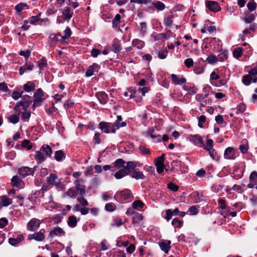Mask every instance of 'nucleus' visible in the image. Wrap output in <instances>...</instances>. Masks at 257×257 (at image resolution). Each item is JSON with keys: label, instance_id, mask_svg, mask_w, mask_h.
I'll return each mask as SVG.
<instances>
[{"label": "nucleus", "instance_id": "1", "mask_svg": "<svg viewBox=\"0 0 257 257\" xmlns=\"http://www.w3.org/2000/svg\"><path fill=\"white\" fill-rule=\"evenodd\" d=\"M213 141L212 139L207 140L206 145L203 147V149L208 152L209 156L213 160L218 161L220 157L217 155L215 150L213 149Z\"/></svg>", "mask_w": 257, "mask_h": 257}, {"label": "nucleus", "instance_id": "2", "mask_svg": "<svg viewBox=\"0 0 257 257\" xmlns=\"http://www.w3.org/2000/svg\"><path fill=\"white\" fill-rule=\"evenodd\" d=\"M165 156V154H163L161 156L156 158L154 160L157 172L159 174H161L164 172Z\"/></svg>", "mask_w": 257, "mask_h": 257}, {"label": "nucleus", "instance_id": "3", "mask_svg": "<svg viewBox=\"0 0 257 257\" xmlns=\"http://www.w3.org/2000/svg\"><path fill=\"white\" fill-rule=\"evenodd\" d=\"M84 179L75 180L74 182L76 190L79 195H85L86 186Z\"/></svg>", "mask_w": 257, "mask_h": 257}, {"label": "nucleus", "instance_id": "4", "mask_svg": "<svg viewBox=\"0 0 257 257\" xmlns=\"http://www.w3.org/2000/svg\"><path fill=\"white\" fill-rule=\"evenodd\" d=\"M58 176L55 174L51 173L46 178V181L49 185H54L56 187H60L61 184L59 181H57Z\"/></svg>", "mask_w": 257, "mask_h": 257}, {"label": "nucleus", "instance_id": "5", "mask_svg": "<svg viewBox=\"0 0 257 257\" xmlns=\"http://www.w3.org/2000/svg\"><path fill=\"white\" fill-rule=\"evenodd\" d=\"M41 222L37 218H32L27 223V227L28 230L34 231L40 226Z\"/></svg>", "mask_w": 257, "mask_h": 257}, {"label": "nucleus", "instance_id": "6", "mask_svg": "<svg viewBox=\"0 0 257 257\" xmlns=\"http://www.w3.org/2000/svg\"><path fill=\"white\" fill-rule=\"evenodd\" d=\"M224 158L228 160H234L236 158L235 151L232 147H228L224 153Z\"/></svg>", "mask_w": 257, "mask_h": 257}, {"label": "nucleus", "instance_id": "7", "mask_svg": "<svg viewBox=\"0 0 257 257\" xmlns=\"http://www.w3.org/2000/svg\"><path fill=\"white\" fill-rule=\"evenodd\" d=\"M206 6L209 10L213 12H217L221 9L219 4L215 1H207Z\"/></svg>", "mask_w": 257, "mask_h": 257}, {"label": "nucleus", "instance_id": "8", "mask_svg": "<svg viewBox=\"0 0 257 257\" xmlns=\"http://www.w3.org/2000/svg\"><path fill=\"white\" fill-rule=\"evenodd\" d=\"M45 238V236L44 234V233L41 231L37 232L33 234H29L28 236V239L29 240L35 239L37 241H42L44 240Z\"/></svg>", "mask_w": 257, "mask_h": 257}, {"label": "nucleus", "instance_id": "9", "mask_svg": "<svg viewBox=\"0 0 257 257\" xmlns=\"http://www.w3.org/2000/svg\"><path fill=\"white\" fill-rule=\"evenodd\" d=\"M19 173L23 178L28 175H34V169L28 167H22L19 169Z\"/></svg>", "mask_w": 257, "mask_h": 257}, {"label": "nucleus", "instance_id": "10", "mask_svg": "<svg viewBox=\"0 0 257 257\" xmlns=\"http://www.w3.org/2000/svg\"><path fill=\"white\" fill-rule=\"evenodd\" d=\"M171 243L170 240L163 239L159 243V244L161 250L167 253L171 248Z\"/></svg>", "mask_w": 257, "mask_h": 257}, {"label": "nucleus", "instance_id": "11", "mask_svg": "<svg viewBox=\"0 0 257 257\" xmlns=\"http://www.w3.org/2000/svg\"><path fill=\"white\" fill-rule=\"evenodd\" d=\"M100 68V66L96 63H93L92 65L90 66L86 73L85 75L87 77H90L92 76L94 72H98Z\"/></svg>", "mask_w": 257, "mask_h": 257}, {"label": "nucleus", "instance_id": "12", "mask_svg": "<svg viewBox=\"0 0 257 257\" xmlns=\"http://www.w3.org/2000/svg\"><path fill=\"white\" fill-rule=\"evenodd\" d=\"M95 96L98 99L99 102L102 104H106L108 100V96L104 91L96 93Z\"/></svg>", "mask_w": 257, "mask_h": 257}, {"label": "nucleus", "instance_id": "13", "mask_svg": "<svg viewBox=\"0 0 257 257\" xmlns=\"http://www.w3.org/2000/svg\"><path fill=\"white\" fill-rule=\"evenodd\" d=\"M111 127H112V123L110 122L101 121L98 124V128L106 134L110 133Z\"/></svg>", "mask_w": 257, "mask_h": 257}, {"label": "nucleus", "instance_id": "14", "mask_svg": "<svg viewBox=\"0 0 257 257\" xmlns=\"http://www.w3.org/2000/svg\"><path fill=\"white\" fill-rule=\"evenodd\" d=\"M65 233V231L61 227H55L50 232L49 236L50 237H53L55 236H60L61 235H64Z\"/></svg>", "mask_w": 257, "mask_h": 257}, {"label": "nucleus", "instance_id": "15", "mask_svg": "<svg viewBox=\"0 0 257 257\" xmlns=\"http://www.w3.org/2000/svg\"><path fill=\"white\" fill-rule=\"evenodd\" d=\"M117 196H119L121 200H125L132 197L131 191L128 189L122 190L117 194Z\"/></svg>", "mask_w": 257, "mask_h": 257}, {"label": "nucleus", "instance_id": "16", "mask_svg": "<svg viewBox=\"0 0 257 257\" xmlns=\"http://www.w3.org/2000/svg\"><path fill=\"white\" fill-rule=\"evenodd\" d=\"M30 104L24 103V102H17L16 106H15L14 110L18 112V114H20L21 113V110L20 109V106H22L23 109L24 111H28V108L29 107Z\"/></svg>", "mask_w": 257, "mask_h": 257}, {"label": "nucleus", "instance_id": "17", "mask_svg": "<svg viewBox=\"0 0 257 257\" xmlns=\"http://www.w3.org/2000/svg\"><path fill=\"white\" fill-rule=\"evenodd\" d=\"M171 78L173 83L175 85H181L186 82V79L184 77L180 79L177 75L174 74L171 75Z\"/></svg>", "mask_w": 257, "mask_h": 257}, {"label": "nucleus", "instance_id": "18", "mask_svg": "<svg viewBox=\"0 0 257 257\" xmlns=\"http://www.w3.org/2000/svg\"><path fill=\"white\" fill-rule=\"evenodd\" d=\"M62 13L64 16V19L66 21H69L72 18L73 15V12L70 10L68 7H65L62 9Z\"/></svg>", "mask_w": 257, "mask_h": 257}, {"label": "nucleus", "instance_id": "19", "mask_svg": "<svg viewBox=\"0 0 257 257\" xmlns=\"http://www.w3.org/2000/svg\"><path fill=\"white\" fill-rule=\"evenodd\" d=\"M42 153H43L46 157L50 158L52 154L51 148L48 145H43L40 148Z\"/></svg>", "mask_w": 257, "mask_h": 257}, {"label": "nucleus", "instance_id": "20", "mask_svg": "<svg viewBox=\"0 0 257 257\" xmlns=\"http://www.w3.org/2000/svg\"><path fill=\"white\" fill-rule=\"evenodd\" d=\"M122 48L120 45V41L117 39H114L113 41L112 45V50L115 53L119 52Z\"/></svg>", "mask_w": 257, "mask_h": 257}, {"label": "nucleus", "instance_id": "21", "mask_svg": "<svg viewBox=\"0 0 257 257\" xmlns=\"http://www.w3.org/2000/svg\"><path fill=\"white\" fill-rule=\"evenodd\" d=\"M24 237L22 234H19L16 238L11 237L9 239V242L12 245H16L23 240Z\"/></svg>", "mask_w": 257, "mask_h": 257}, {"label": "nucleus", "instance_id": "22", "mask_svg": "<svg viewBox=\"0 0 257 257\" xmlns=\"http://www.w3.org/2000/svg\"><path fill=\"white\" fill-rule=\"evenodd\" d=\"M248 74L250 76L253 83L257 82V65L248 71Z\"/></svg>", "mask_w": 257, "mask_h": 257}, {"label": "nucleus", "instance_id": "23", "mask_svg": "<svg viewBox=\"0 0 257 257\" xmlns=\"http://www.w3.org/2000/svg\"><path fill=\"white\" fill-rule=\"evenodd\" d=\"M46 158V156L42 154L41 150L36 152L35 159L38 163L41 164L43 163L45 161Z\"/></svg>", "mask_w": 257, "mask_h": 257}, {"label": "nucleus", "instance_id": "24", "mask_svg": "<svg viewBox=\"0 0 257 257\" xmlns=\"http://www.w3.org/2000/svg\"><path fill=\"white\" fill-rule=\"evenodd\" d=\"M34 66L33 64L31 63H26L24 65H23L22 67H21V68L19 69V74L20 75H22L25 72H26L27 70H32Z\"/></svg>", "mask_w": 257, "mask_h": 257}, {"label": "nucleus", "instance_id": "25", "mask_svg": "<svg viewBox=\"0 0 257 257\" xmlns=\"http://www.w3.org/2000/svg\"><path fill=\"white\" fill-rule=\"evenodd\" d=\"M139 163L138 162L136 161H130L127 162V164L125 166H124V169L127 172L130 173V170L135 169L137 166H139Z\"/></svg>", "mask_w": 257, "mask_h": 257}, {"label": "nucleus", "instance_id": "26", "mask_svg": "<svg viewBox=\"0 0 257 257\" xmlns=\"http://www.w3.org/2000/svg\"><path fill=\"white\" fill-rule=\"evenodd\" d=\"M189 140L191 142H193L195 145H198L199 144H203L202 138L198 135L190 136Z\"/></svg>", "mask_w": 257, "mask_h": 257}, {"label": "nucleus", "instance_id": "27", "mask_svg": "<svg viewBox=\"0 0 257 257\" xmlns=\"http://www.w3.org/2000/svg\"><path fill=\"white\" fill-rule=\"evenodd\" d=\"M128 175H129V172L124 169H122L116 172L114 176L116 179H120Z\"/></svg>", "mask_w": 257, "mask_h": 257}, {"label": "nucleus", "instance_id": "28", "mask_svg": "<svg viewBox=\"0 0 257 257\" xmlns=\"http://www.w3.org/2000/svg\"><path fill=\"white\" fill-rule=\"evenodd\" d=\"M61 37L60 33L52 34L49 36L50 39V44L51 46H55L58 41L59 37Z\"/></svg>", "mask_w": 257, "mask_h": 257}, {"label": "nucleus", "instance_id": "29", "mask_svg": "<svg viewBox=\"0 0 257 257\" xmlns=\"http://www.w3.org/2000/svg\"><path fill=\"white\" fill-rule=\"evenodd\" d=\"M132 177L136 179V180L144 179L145 178V176L142 172L139 171L135 169L132 175Z\"/></svg>", "mask_w": 257, "mask_h": 257}, {"label": "nucleus", "instance_id": "30", "mask_svg": "<svg viewBox=\"0 0 257 257\" xmlns=\"http://www.w3.org/2000/svg\"><path fill=\"white\" fill-rule=\"evenodd\" d=\"M145 46V43L139 39H136L133 40L132 46L137 47L139 49H142Z\"/></svg>", "mask_w": 257, "mask_h": 257}, {"label": "nucleus", "instance_id": "31", "mask_svg": "<svg viewBox=\"0 0 257 257\" xmlns=\"http://www.w3.org/2000/svg\"><path fill=\"white\" fill-rule=\"evenodd\" d=\"M78 194L77 191L73 188H70L64 194V196H68L71 198L75 197Z\"/></svg>", "mask_w": 257, "mask_h": 257}, {"label": "nucleus", "instance_id": "32", "mask_svg": "<svg viewBox=\"0 0 257 257\" xmlns=\"http://www.w3.org/2000/svg\"><path fill=\"white\" fill-rule=\"evenodd\" d=\"M151 3L152 4V5L158 11H163L166 8L165 5L160 1H155L153 2H151Z\"/></svg>", "mask_w": 257, "mask_h": 257}, {"label": "nucleus", "instance_id": "33", "mask_svg": "<svg viewBox=\"0 0 257 257\" xmlns=\"http://www.w3.org/2000/svg\"><path fill=\"white\" fill-rule=\"evenodd\" d=\"M2 205L3 206H8L12 203V199L9 198L7 196L4 195L1 197Z\"/></svg>", "mask_w": 257, "mask_h": 257}, {"label": "nucleus", "instance_id": "34", "mask_svg": "<svg viewBox=\"0 0 257 257\" xmlns=\"http://www.w3.org/2000/svg\"><path fill=\"white\" fill-rule=\"evenodd\" d=\"M65 158V154L62 151L59 150L55 152L54 158L57 161L60 162Z\"/></svg>", "mask_w": 257, "mask_h": 257}, {"label": "nucleus", "instance_id": "35", "mask_svg": "<svg viewBox=\"0 0 257 257\" xmlns=\"http://www.w3.org/2000/svg\"><path fill=\"white\" fill-rule=\"evenodd\" d=\"M68 225L71 227H74L76 226L77 220L76 217L74 215L70 216L68 217Z\"/></svg>", "mask_w": 257, "mask_h": 257}, {"label": "nucleus", "instance_id": "36", "mask_svg": "<svg viewBox=\"0 0 257 257\" xmlns=\"http://www.w3.org/2000/svg\"><path fill=\"white\" fill-rule=\"evenodd\" d=\"M35 89V85L32 82H29L24 85V89L28 92L33 91Z\"/></svg>", "mask_w": 257, "mask_h": 257}, {"label": "nucleus", "instance_id": "37", "mask_svg": "<svg viewBox=\"0 0 257 257\" xmlns=\"http://www.w3.org/2000/svg\"><path fill=\"white\" fill-rule=\"evenodd\" d=\"M143 219V216L136 212H135L133 213V218H132V222L133 223H138L142 220Z\"/></svg>", "mask_w": 257, "mask_h": 257}, {"label": "nucleus", "instance_id": "38", "mask_svg": "<svg viewBox=\"0 0 257 257\" xmlns=\"http://www.w3.org/2000/svg\"><path fill=\"white\" fill-rule=\"evenodd\" d=\"M84 195H79L77 198V201L79 203L80 205L83 207H86L88 205V202L84 197Z\"/></svg>", "mask_w": 257, "mask_h": 257}, {"label": "nucleus", "instance_id": "39", "mask_svg": "<svg viewBox=\"0 0 257 257\" xmlns=\"http://www.w3.org/2000/svg\"><path fill=\"white\" fill-rule=\"evenodd\" d=\"M44 98H34V100H33V102H34V103L33 104V105L32 106V108L33 109V110H34L37 107H39V106H40L43 101H44Z\"/></svg>", "mask_w": 257, "mask_h": 257}, {"label": "nucleus", "instance_id": "40", "mask_svg": "<svg viewBox=\"0 0 257 257\" xmlns=\"http://www.w3.org/2000/svg\"><path fill=\"white\" fill-rule=\"evenodd\" d=\"M15 9L17 12L20 13L24 10L28 9V6L25 3H20L15 6Z\"/></svg>", "mask_w": 257, "mask_h": 257}, {"label": "nucleus", "instance_id": "41", "mask_svg": "<svg viewBox=\"0 0 257 257\" xmlns=\"http://www.w3.org/2000/svg\"><path fill=\"white\" fill-rule=\"evenodd\" d=\"M8 119L9 122L13 124H16L18 123L20 120L19 116H18V115L16 114H14L9 116Z\"/></svg>", "mask_w": 257, "mask_h": 257}, {"label": "nucleus", "instance_id": "42", "mask_svg": "<svg viewBox=\"0 0 257 257\" xmlns=\"http://www.w3.org/2000/svg\"><path fill=\"white\" fill-rule=\"evenodd\" d=\"M243 49L241 47H238L233 51V55L236 58H239L242 54Z\"/></svg>", "mask_w": 257, "mask_h": 257}, {"label": "nucleus", "instance_id": "43", "mask_svg": "<svg viewBox=\"0 0 257 257\" xmlns=\"http://www.w3.org/2000/svg\"><path fill=\"white\" fill-rule=\"evenodd\" d=\"M11 184L14 187H18L20 185V179L18 176H14L11 179Z\"/></svg>", "mask_w": 257, "mask_h": 257}, {"label": "nucleus", "instance_id": "44", "mask_svg": "<svg viewBox=\"0 0 257 257\" xmlns=\"http://www.w3.org/2000/svg\"><path fill=\"white\" fill-rule=\"evenodd\" d=\"M218 59L214 55H209L206 59V61L207 63L211 64H214L216 63Z\"/></svg>", "mask_w": 257, "mask_h": 257}, {"label": "nucleus", "instance_id": "45", "mask_svg": "<svg viewBox=\"0 0 257 257\" xmlns=\"http://www.w3.org/2000/svg\"><path fill=\"white\" fill-rule=\"evenodd\" d=\"M144 206V204L140 200L135 201L132 204V208L134 209H137L138 208H142Z\"/></svg>", "mask_w": 257, "mask_h": 257}, {"label": "nucleus", "instance_id": "46", "mask_svg": "<svg viewBox=\"0 0 257 257\" xmlns=\"http://www.w3.org/2000/svg\"><path fill=\"white\" fill-rule=\"evenodd\" d=\"M125 162L122 159H118L114 162V166L118 168L124 167Z\"/></svg>", "mask_w": 257, "mask_h": 257}, {"label": "nucleus", "instance_id": "47", "mask_svg": "<svg viewBox=\"0 0 257 257\" xmlns=\"http://www.w3.org/2000/svg\"><path fill=\"white\" fill-rule=\"evenodd\" d=\"M172 15L168 16L164 19V24L167 27H171L173 23Z\"/></svg>", "mask_w": 257, "mask_h": 257}, {"label": "nucleus", "instance_id": "48", "mask_svg": "<svg viewBox=\"0 0 257 257\" xmlns=\"http://www.w3.org/2000/svg\"><path fill=\"white\" fill-rule=\"evenodd\" d=\"M139 149L141 154L143 155H148L151 154V152L149 149L144 146H140Z\"/></svg>", "mask_w": 257, "mask_h": 257}, {"label": "nucleus", "instance_id": "49", "mask_svg": "<svg viewBox=\"0 0 257 257\" xmlns=\"http://www.w3.org/2000/svg\"><path fill=\"white\" fill-rule=\"evenodd\" d=\"M255 19V17L254 14H250L247 17H244L243 20L244 22L246 24H250Z\"/></svg>", "mask_w": 257, "mask_h": 257}, {"label": "nucleus", "instance_id": "50", "mask_svg": "<svg viewBox=\"0 0 257 257\" xmlns=\"http://www.w3.org/2000/svg\"><path fill=\"white\" fill-rule=\"evenodd\" d=\"M121 19V16L119 14H117L115 15L114 18L112 20V24L113 26L116 28L119 26V23L120 22V20Z\"/></svg>", "mask_w": 257, "mask_h": 257}, {"label": "nucleus", "instance_id": "51", "mask_svg": "<svg viewBox=\"0 0 257 257\" xmlns=\"http://www.w3.org/2000/svg\"><path fill=\"white\" fill-rule=\"evenodd\" d=\"M22 146L23 148H27L28 150H30L33 147L32 144L28 140L23 141L22 143Z\"/></svg>", "mask_w": 257, "mask_h": 257}, {"label": "nucleus", "instance_id": "52", "mask_svg": "<svg viewBox=\"0 0 257 257\" xmlns=\"http://www.w3.org/2000/svg\"><path fill=\"white\" fill-rule=\"evenodd\" d=\"M116 208L115 204L113 203H106L105 205V209L107 211L112 212Z\"/></svg>", "mask_w": 257, "mask_h": 257}, {"label": "nucleus", "instance_id": "53", "mask_svg": "<svg viewBox=\"0 0 257 257\" xmlns=\"http://www.w3.org/2000/svg\"><path fill=\"white\" fill-rule=\"evenodd\" d=\"M44 93L41 88L38 89L34 94V97L35 98H43Z\"/></svg>", "mask_w": 257, "mask_h": 257}, {"label": "nucleus", "instance_id": "54", "mask_svg": "<svg viewBox=\"0 0 257 257\" xmlns=\"http://www.w3.org/2000/svg\"><path fill=\"white\" fill-rule=\"evenodd\" d=\"M246 108V106L243 103H240L237 107H236V114H239L243 113Z\"/></svg>", "mask_w": 257, "mask_h": 257}, {"label": "nucleus", "instance_id": "55", "mask_svg": "<svg viewBox=\"0 0 257 257\" xmlns=\"http://www.w3.org/2000/svg\"><path fill=\"white\" fill-rule=\"evenodd\" d=\"M172 224L177 228H181L183 224V221L177 218H174L172 221Z\"/></svg>", "mask_w": 257, "mask_h": 257}, {"label": "nucleus", "instance_id": "56", "mask_svg": "<svg viewBox=\"0 0 257 257\" xmlns=\"http://www.w3.org/2000/svg\"><path fill=\"white\" fill-rule=\"evenodd\" d=\"M20 114H21L22 118L26 121H28L31 115L30 112L28 111H21Z\"/></svg>", "mask_w": 257, "mask_h": 257}, {"label": "nucleus", "instance_id": "57", "mask_svg": "<svg viewBox=\"0 0 257 257\" xmlns=\"http://www.w3.org/2000/svg\"><path fill=\"white\" fill-rule=\"evenodd\" d=\"M251 80H252L249 74L244 75L242 77V82L245 85H249L250 83Z\"/></svg>", "mask_w": 257, "mask_h": 257}, {"label": "nucleus", "instance_id": "58", "mask_svg": "<svg viewBox=\"0 0 257 257\" xmlns=\"http://www.w3.org/2000/svg\"><path fill=\"white\" fill-rule=\"evenodd\" d=\"M131 3H137L141 5H148L151 3V0H130Z\"/></svg>", "mask_w": 257, "mask_h": 257}, {"label": "nucleus", "instance_id": "59", "mask_svg": "<svg viewBox=\"0 0 257 257\" xmlns=\"http://www.w3.org/2000/svg\"><path fill=\"white\" fill-rule=\"evenodd\" d=\"M247 8L250 11H254L256 8V4L254 2H249L247 4Z\"/></svg>", "mask_w": 257, "mask_h": 257}, {"label": "nucleus", "instance_id": "60", "mask_svg": "<svg viewBox=\"0 0 257 257\" xmlns=\"http://www.w3.org/2000/svg\"><path fill=\"white\" fill-rule=\"evenodd\" d=\"M22 97V100L20 101V102H24V103L31 104L33 100L30 96L28 95H25Z\"/></svg>", "mask_w": 257, "mask_h": 257}, {"label": "nucleus", "instance_id": "61", "mask_svg": "<svg viewBox=\"0 0 257 257\" xmlns=\"http://www.w3.org/2000/svg\"><path fill=\"white\" fill-rule=\"evenodd\" d=\"M64 35L63 36V39H68L71 35V31L69 27H67L64 31Z\"/></svg>", "mask_w": 257, "mask_h": 257}, {"label": "nucleus", "instance_id": "62", "mask_svg": "<svg viewBox=\"0 0 257 257\" xmlns=\"http://www.w3.org/2000/svg\"><path fill=\"white\" fill-rule=\"evenodd\" d=\"M167 187L170 190L176 192L178 190L179 187L173 183L170 182L168 184Z\"/></svg>", "mask_w": 257, "mask_h": 257}, {"label": "nucleus", "instance_id": "63", "mask_svg": "<svg viewBox=\"0 0 257 257\" xmlns=\"http://www.w3.org/2000/svg\"><path fill=\"white\" fill-rule=\"evenodd\" d=\"M206 116L204 115H201L198 118V126L200 128H202L203 127V123L206 121Z\"/></svg>", "mask_w": 257, "mask_h": 257}, {"label": "nucleus", "instance_id": "64", "mask_svg": "<svg viewBox=\"0 0 257 257\" xmlns=\"http://www.w3.org/2000/svg\"><path fill=\"white\" fill-rule=\"evenodd\" d=\"M168 55V51L165 50H161L158 53V57L159 58L161 59H165Z\"/></svg>", "mask_w": 257, "mask_h": 257}]
</instances>
